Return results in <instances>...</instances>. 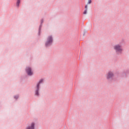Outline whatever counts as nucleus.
<instances>
[{"label": "nucleus", "mask_w": 129, "mask_h": 129, "mask_svg": "<svg viewBox=\"0 0 129 129\" xmlns=\"http://www.w3.org/2000/svg\"><path fill=\"white\" fill-rule=\"evenodd\" d=\"M52 43H53V37L48 36L45 42V46H50V45H52Z\"/></svg>", "instance_id": "obj_1"}, {"label": "nucleus", "mask_w": 129, "mask_h": 129, "mask_svg": "<svg viewBox=\"0 0 129 129\" xmlns=\"http://www.w3.org/2000/svg\"><path fill=\"white\" fill-rule=\"evenodd\" d=\"M114 49L117 53H121V52H122V48H121V45L119 44L115 45L114 46Z\"/></svg>", "instance_id": "obj_2"}, {"label": "nucleus", "mask_w": 129, "mask_h": 129, "mask_svg": "<svg viewBox=\"0 0 129 129\" xmlns=\"http://www.w3.org/2000/svg\"><path fill=\"white\" fill-rule=\"evenodd\" d=\"M26 71L29 76L33 75V71H32V69L30 67L26 68Z\"/></svg>", "instance_id": "obj_3"}, {"label": "nucleus", "mask_w": 129, "mask_h": 129, "mask_svg": "<svg viewBox=\"0 0 129 129\" xmlns=\"http://www.w3.org/2000/svg\"><path fill=\"white\" fill-rule=\"evenodd\" d=\"M113 77V73L111 72H109L107 75V79H109Z\"/></svg>", "instance_id": "obj_4"}, {"label": "nucleus", "mask_w": 129, "mask_h": 129, "mask_svg": "<svg viewBox=\"0 0 129 129\" xmlns=\"http://www.w3.org/2000/svg\"><path fill=\"white\" fill-rule=\"evenodd\" d=\"M41 84V82H40L39 83V84H37V90L36 91V93H35V94H36V95H39V86L40 85V84Z\"/></svg>", "instance_id": "obj_5"}, {"label": "nucleus", "mask_w": 129, "mask_h": 129, "mask_svg": "<svg viewBox=\"0 0 129 129\" xmlns=\"http://www.w3.org/2000/svg\"><path fill=\"white\" fill-rule=\"evenodd\" d=\"M35 126V123H32L30 126H27L26 129H34V126Z\"/></svg>", "instance_id": "obj_6"}, {"label": "nucleus", "mask_w": 129, "mask_h": 129, "mask_svg": "<svg viewBox=\"0 0 129 129\" xmlns=\"http://www.w3.org/2000/svg\"><path fill=\"white\" fill-rule=\"evenodd\" d=\"M20 0H17V7H19V5H20Z\"/></svg>", "instance_id": "obj_7"}, {"label": "nucleus", "mask_w": 129, "mask_h": 129, "mask_svg": "<svg viewBox=\"0 0 129 129\" xmlns=\"http://www.w3.org/2000/svg\"><path fill=\"white\" fill-rule=\"evenodd\" d=\"M86 14H87V10L86 9L84 12V15H86Z\"/></svg>", "instance_id": "obj_8"}, {"label": "nucleus", "mask_w": 129, "mask_h": 129, "mask_svg": "<svg viewBox=\"0 0 129 129\" xmlns=\"http://www.w3.org/2000/svg\"><path fill=\"white\" fill-rule=\"evenodd\" d=\"M88 4H91V0H88Z\"/></svg>", "instance_id": "obj_9"}, {"label": "nucleus", "mask_w": 129, "mask_h": 129, "mask_svg": "<svg viewBox=\"0 0 129 129\" xmlns=\"http://www.w3.org/2000/svg\"><path fill=\"white\" fill-rule=\"evenodd\" d=\"M14 97H15V98H16V99L19 98V96H16Z\"/></svg>", "instance_id": "obj_10"}, {"label": "nucleus", "mask_w": 129, "mask_h": 129, "mask_svg": "<svg viewBox=\"0 0 129 129\" xmlns=\"http://www.w3.org/2000/svg\"><path fill=\"white\" fill-rule=\"evenodd\" d=\"M44 80H45V79H42L40 80V81H44Z\"/></svg>", "instance_id": "obj_11"}, {"label": "nucleus", "mask_w": 129, "mask_h": 129, "mask_svg": "<svg viewBox=\"0 0 129 129\" xmlns=\"http://www.w3.org/2000/svg\"><path fill=\"white\" fill-rule=\"evenodd\" d=\"M85 9H86V10H87V5H86Z\"/></svg>", "instance_id": "obj_12"}]
</instances>
